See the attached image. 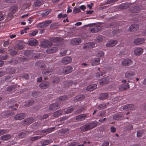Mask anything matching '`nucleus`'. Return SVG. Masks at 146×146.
<instances>
[{
	"label": "nucleus",
	"instance_id": "nucleus-1",
	"mask_svg": "<svg viewBox=\"0 0 146 146\" xmlns=\"http://www.w3.org/2000/svg\"><path fill=\"white\" fill-rule=\"evenodd\" d=\"M52 23V21L48 20L44 22L39 23L37 25L38 28H42L48 26L50 24Z\"/></svg>",
	"mask_w": 146,
	"mask_h": 146
},
{
	"label": "nucleus",
	"instance_id": "nucleus-2",
	"mask_svg": "<svg viewBox=\"0 0 146 146\" xmlns=\"http://www.w3.org/2000/svg\"><path fill=\"white\" fill-rule=\"evenodd\" d=\"M35 51L34 50H26L24 53V54L25 56H27L29 58H32L35 54Z\"/></svg>",
	"mask_w": 146,
	"mask_h": 146
},
{
	"label": "nucleus",
	"instance_id": "nucleus-3",
	"mask_svg": "<svg viewBox=\"0 0 146 146\" xmlns=\"http://www.w3.org/2000/svg\"><path fill=\"white\" fill-rule=\"evenodd\" d=\"M133 61L130 59L126 58L124 60L121 62V64L123 66H128L131 65Z\"/></svg>",
	"mask_w": 146,
	"mask_h": 146
},
{
	"label": "nucleus",
	"instance_id": "nucleus-4",
	"mask_svg": "<svg viewBox=\"0 0 146 146\" xmlns=\"http://www.w3.org/2000/svg\"><path fill=\"white\" fill-rule=\"evenodd\" d=\"M52 45V43L48 40H44L41 43V46L42 48H46L51 46Z\"/></svg>",
	"mask_w": 146,
	"mask_h": 146
},
{
	"label": "nucleus",
	"instance_id": "nucleus-5",
	"mask_svg": "<svg viewBox=\"0 0 146 146\" xmlns=\"http://www.w3.org/2000/svg\"><path fill=\"white\" fill-rule=\"evenodd\" d=\"M139 28V26L137 24H133L130 26L129 30L131 32H134L137 31Z\"/></svg>",
	"mask_w": 146,
	"mask_h": 146
},
{
	"label": "nucleus",
	"instance_id": "nucleus-6",
	"mask_svg": "<svg viewBox=\"0 0 146 146\" xmlns=\"http://www.w3.org/2000/svg\"><path fill=\"white\" fill-rule=\"evenodd\" d=\"M135 74V73L134 71L129 70L125 72V76L126 78L131 79L133 77Z\"/></svg>",
	"mask_w": 146,
	"mask_h": 146
},
{
	"label": "nucleus",
	"instance_id": "nucleus-7",
	"mask_svg": "<svg viewBox=\"0 0 146 146\" xmlns=\"http://www.w3.org/2000/svg\"><path fill=\"white\" fill-rule=\"evenodd\" d=\"M72 60V58L69 56L64 57L62 60V62L65 64H68L71 62Z\"/></svg>",
	"mask_w": 146,
	"mask_h": 146
},
{
	"label": "nucleus",
	"instance_id": "nucleus-8",
	"mask_svg": "<svg viewBox=\"0 0 146 146\" xmlns=\"http://www.w3.org/2000/svg\"><path fill=\"white\" fill-rule=\"evenodd\" d=\"M73 68L72 67L70 66L65 67L63 68V73L66 74H69L72 72Z\"/></svg>",
	"mask_w": 146,
	"mask_h": 146
},
{
	"label": "nucleus",
	"instance_id": "nucleus-9",
	"mask_svg": "<svg viewBox=\"0 0 146 146\" xmlns=\"http://www.w3.org/2000/svg\"><path fill=\"white\" fill-rule=\"evenodd\" d=\"M81 42V40L79 38H74L72 39L70 41V43L73 45H78Z\"/></svg>",
	"mask_w": 146,
	"mask_h": 146
},
{
	"label": "nucleus",
	"instance_id": "nucleus-10",
	"mask_svg": "<svg viewBox=\"0 0 146 146\" xmlns=\"http://www.w3.org/2000/svg\"><path fill=\"white\" fill-rule=\"evenodd\" d=\"M101 27L100 26H95L93 27H90V31L92 33H96L101 30Z\"/></svg>",
	"mask_w": 146,
	"mask_h": 146
},
{
	"label": "nucleus",
	"instance_id": "nucleus-11",
	"mask_svg": "<svg viewBox=\"0 0 146 146\" xmlns=\"http://www.w3.org/2000/svg\"><path fill=\"white\" fill-rule=\"evenodd\" d=\"M116 40H110L108 42L106 45L108 47H112L115 46L117 43Z\"/></svg>",
	"mask_w": 146,
	"mask_h": 146
},
{
	"label": "nucleus",
	"instance_id": "nucleus-12",
	"mask_svg": "<svg viewBox=\"0 0 146 146\" xmlns=\"http://www.w3.org/2000/svg\"><path fill=\"white\" fill-rule=\"evenodd\" d=\"M110 80L108 77L102 79L100 81V85H103L105 84H108L110 81Z\"/></svg>",
	"mask_w": 146,
	"mask_h": 146
},
{
	"label": "nucleus",
	"instance_id": "nucleus-13",
	"mask_svg": "<svg viewBox=\"0 0 146 146\" xmlns=\"http://www.w3.org/2000/svg\"><path fill=\"white\" fill-rule=\"evenodd\" d=\"M145 39L143 38H139L135 39L134 41V43L137 45L143 43Z\"/></svg>",
	"mask_w": 146,
	"mask_h": 146
},
{
	"label": "nucleus",
	"instance_id": "nucleus-14",
	"mask_svg": "<svg viewBox=\"0 0 146 146\" xmlns=\"http://www.w3.org/2000/svg\"><path fill=\"white\" fill-rule=\"evenodd\" d=\"M60 107L59 104L58 103H55L51 105L49 108V110H56Z\"/></svg>",
	"mask_w": 146,
	"mask_h": 146
},
{
	"label": "nucleus",
	"instance_id": "nucleus-15",
	"mask_svg": "<svg viewBox=\"0 0 146 146\" xmlns=\"http://www.w3.org/2000/svg\"><path fill=\"white\" fill-rule=\"evenodd\" d=\"M58 50V49L56 47H52L48 48L46 52L48 54H51L56 52Z\"/></svg>",
	"mask_w": 146,
	"mask_h": 146
},
{
	"label": "nucleus",
	"instance_id": "nucleus-16",
	"mask_svg": "<svg viewBox=\"0 0 146 146\" xmlns=\"http://www.w3.org/2000/svg\"><path fill=\"white\" fill-rule=\"evenodd\" d=\"M25 115L24 113H19L16 115L14 118L15 120H21L24 119Z\"/></svg>",
	"mask_w": 146,
	"mask_h": 146
},
{
	"label": "nucleus",
	"instance_id": "nucleus-17",
	"mask_svg": "<svg viewBox=\"0 0 146 146\" xmlns=\"http://www.w3.org/2000/svg\"><path fill=\"white\" fill-rule=\"evenodd\" d=\"M143 52V49L141 48H137L134 51V54L136 55L139 56L141 55Z\"/></svg>",
	"mask_w": 146,
	"mask_h": 146
},
{
	"label": "nucleus",
	"instance_id": "nucleus-18",
	"mask_svg": "<svg viewBox=\"0 0 146 146\" xmlns=\"http://www.w3.org/2000/svg\"><path fill=\"white\" fill-rule=\"evenodd\" d=\"M86 117V114H82L76 116V119L78 121H81L84 120Z\"/></svg>",
	"mask_w": 146,
	"mask_h": 146
},
{
	"label": "nucleus",
	"instance_id": "nucleus-19",
	"mask_svg": "<svg viewBox=\"0 0 146 146\" xmlns=\"http://www.w3.org/2000/svg\"><path fill=\"white\" fill-rule=\"evenodd\" d=\"M95 45V43L94 42H89L85 44L83 46L84 48H92L94 47Z\"/></svg>",
	"mask_w": 146,
	"mask_h": 146
},
{
	"label": "nucleus",
	"instance_id": "nucleus-20",
	"mask_svg": "<svg viewBox=\"0 0 146 146\" xmlns=\"http://www.w3.org/2000/svg\"><path fill=\"white\" fill-rule=\"evenodd\" d=\"M97 85L95 84H92L88 86L86 88L87 91H91L96 88Z\"/></svg>",
	"mask_w": 146,
	"mask_h": 146
},
{
	"label": "nucleus",
	"instance_id": "nucleus-21",
	"mask_svg": "<svg viewBox=\"0 0 146 146\" xmlns=\"http://www.w3.org/2000/svg\"><path fill=\"white\" fill-rule=\"evenodd\" d=\"M134 108V106L133 104H129L125 105L123 108V110H133Z\"/></svg>",
	"mask_w": 146,
	"mask_h": 146
},
{
	"label": "nucleus",
	"instance_id": "nucleus-22",
	"mask_svg": "<svg viewBox=\"0 0 146 146\" xmlns=\"http://www.w3.org/2000/svg\"><path fill=\"white\" fill-rule=\"evenodd\" d=\"M49 40L53 42L59 43L62 40V39L58 37H50Z\"/></svg>",
	"mask_w": 146,
	"mask_h": 146
},
{
	"label": "nucleus",
	"instance_id": "nucleus-23",
	"mask_svg": "<svg viewBox=\"0 0 146 146\" xmlns=\"http://www.w3.org/2000/svg\"><path fill=\"white\" fill-rule=\"evenodd\" d=\"M108 96L107 93H101L99 95L98 98L101 100H103L107 99Z\"/></svg>",
	"mask_w": 146,
	"mask_h": 146
},
{
	"label": "nucleus",
	"instance_id": "nucleus-24",
	"mask_svg": "<svg viewBox=\"0 0 146 146\" xmlns=\"http://www.w3.org/2000/svg\"><path fill=\"white\" fill-rule=\"evenodd\" d=\"M49 84V83L46 81L41 83L39 85L40 88L42 89H45L48 87Z\"/></svg>",
	"mask_w": 146,
	"mask_h": 146
},
{
	"label": "nucleus",
	"instance_id": "nucleus-25",
	"mask_svg": "<svg viewBox=\"0 0 146 146\" xmlns=\"http://www.w3.org/2000/svg\"><path fill=\"white\" fill-rule=\"evenodd\" d=\"M85 98V96L82 95H79L77 96L74 98V101L75 102H77L81 101Z\"/></svg>",
	"mask_w": 146,
	"mask_h": 146
},
{
	"label": "nucleus",
	"instance_id": "nucleus-26",
	"mask_svg": "<svg viewBox=\"0 0 146 146\" xmlns=\"http://www.w3.org/2000/svg\"><path fill=\"white\" fill-rule=\"evenodd\" d=\"M55 129V127L48 128L47 129L42 130V132L43 133H49L53 131Z\"/></svg>",
	"mask_w": 146,
	"mask_h": 146
},
{
	"label": "nucleus",
	"instance_id": "nucleus-27",
	"mask_svg": "<svg viewBox=\"0 0 146 146\" xmlns=\"http://www.w3.org/2000/svg\"><path fill=\"white\" fill-rule=\"evenodd\" d=\"M81 130L82 131H85L90 130V128L88 123L84 125L81 128Z\"/></svg>",
	"mask_w": 146,
	"mask_h": 146
},
{
	"label": "nucleus",
	"instance_id": "nucleus-28",
	"mask_svg": "<svg viewBox=\"0 0 146 146\" xmlns=\"http://www.w3.org/2000/svg\"><path fill=\"white\" fill-rule=\"evenodd\" d=\"M36 66L42 68H45V65L44 63V62L42 61H38L36 63Z\"/></svg>",
	"mask_w": 146,
	"mask_h": 146
},
{
	"label": "nucleus",
	"instance_id": "nucleus-29",
	"mask_svg": "<svg viewBox=\"0 0 146 146\" xmlns=\"http://www.w3.org/2000/svg\"><path fill=\"white\" fill-rule=\"evenodd\" d=\"M100 59L99 58L93 59L92 61V66L97 65L100 62Z\"/></svg>",
	"mask_w": 146,
	"mask_h": 146
},
{
	"label": "nucleus",
	"instance_id": "nucleus-30",
	"mask_svg": "<svg viewBox=\"0 0 146 146\" xmlns=\"http://www.w3.org/2000/svg\"><path fill=\"white\" fill-rule=\"evenodd\" d=\"M122 115L121 113L115 114L113 115V119L114 120H117L121 119Z\"/></svg>",
	"mask_w": 146,
	"mask_h": 146
},
{
	"label": "nucleus",
	"instance_id": "nucleus-31",
	"mask_svg": "<svg viewBox=\"0 0 146 146\" xmlns=\"http://www.w3.org/2000/svg\"><path fill=\"white\" fill-rule=\"evenodd\" d=\"M6 72L9 74H13L15 72V69L14 68L9 67L6 68Z\"/></svg>",
	"mask_w": 146,
	"mask_h": 146
},
{
	"label": "nucleus",
	"instance_id": "nucleus-32",
	"mask_svg": "<svg viewBox=\"0 0 146 146\" xmlns=\"http://www.w3.org/2000/svg\"><path fill=\"white\" fill-rule=\"evenodd\" d=\"M29 44L31 46L35 45L37 43V41L34 39H32L28 42Z\"/></svg>",
	"mask_w": 146,
	"mask_h": 146
},
{
	"label": "nucleus",
	"instance_id": "nucleus-33",
	"mask_svg": "<svg viewBox=\"0 0 146 146\" xmlns=\"http://www.w3.org/2000/svg\"><path fill=\"white\" fill-rule=\"evenodd\" d=\"M11 137V136L10 135H5L1 137V139L3 141H6L10 139Z\"/></svg>",
	"mask_w": 146,
	"mask_h": 146
},
{
	"label": "nucleus",
	"instance_id": "nucleus-34",
	"mask_svg": "<svg viewBox=\"0 0 146 146\" xmlns=\"http://www.w3.org/2000/svg\"><path fill=\"white\" fill-rule=\"evenodd\" d=\"M129 88V85L127 84L126 85H122L119 88V89L121 91L124 90Z\"/></svg>",
	"mask_w": 146,
	"mask_h": 146
},
{
	"label": "nucleus",
	"instance_id": "nucleus-35",
	"mask_svg": "<svg viewBox=\"0 0 146 146\" xmlns=\"http://www.w3.org/2000/svg\"><path fill=\"white\" fill-rule=\"evenodd\" d=\"M52 72V69H47L43 70L42 72V73L43 74H44L45 75H47L48 74H50Z\"/></svg>",
	"mask_w": 146,
	"mask_h": 146
},
{
	"label": "nucleus",
	"instance_id": "nucleus-36",
	"mask_svg": "<svg viewBox=\"0 0 146 146\" xmlns=\"http://www.w3.org/2000/svg\"><path fill=\"white\" fill-rule=\"evenodd\" d=\"M16 88L15 86H11L8 87L7 91L9 92H13L15 91Z\"/></svg>",
	"mask_w": 146,
	"mask_h": 146
},
{
	"label": "nucleus",
	"instance_id": "nucleus-37",
	"mask_svg": "<svg viewBox=\"0 0 146 146\" xmlns=\"http://www.w3.org/2000/svg\"><path fill=\"white\" fill-rule=\"evenodd\" d=\"M91 129L96 127L98 125V122L92 121L88 123Z\"/></svg>",
	"mask_w": 146,
	"mask_h": 146
},
{
	"label": "nucleus",
	"instance_id": "nucleus-38",
	"mask_svg": "<svg viewBox=\"0 0 146 146\" xmlns=\"http://www.w3.org/2000/svg\"><path fill=\"white\" fill-rule=\"evenodd\" d=\"M33 121V119L32 118H29L25 120V123L27 125L31 123Z\"/></svg>",
	"mask_w": 146,
	"mask_h": 146
},
{
	"label": "nucleus",
	"instance_id": "nucleus-39",
	"mask_svg": "<svg viewBox=\"0 0 146 146\" xmlns=\"http://www.w3.org/2000/svg\"><path fill=\"white\" fill-rule=\"evenodd\" d=\"M62 112L61 110L57 111L54 113L53 115L54 116L57 117L62 115Z\"/></svg>",
	"mask_w": 146,
	"mask_h": 146
},
{
	"label": "nucleus",
	"instance_id": "nucleus-40",
	"mask_svg": "<svg viewBox=\"0 0 146 146\" xmlns=\"http://www.w3.org/2000/svg\"><path fill=\"white\" fill-rule=\"evenodd\" d=\"M53 141L52 139H49V140H45L42 142V143L43 146H45L52 142Z\"/></svg>",
	"mask_w": 146,
	"mask_h": 146
},
{
	"label": "nucleus",
	"instance_id": "nucleus-41",
	"mask_svg": "<svg viewBox=\"0 0 146 146\" xmlns=\"http://www.w3.org/2000/svg\"><path fill=\"white\" fill-rule=\"evenodd\" d=\"M16 48L19 50L22 49L23 48V45L22 42H20L18 43L17 44Z\"/></svg>",
	"mask_w": 146,
	"mask_h": 146
},
{
	"label": "nucleus",
	"instance_id": "nucleus-42",
	"mask_svg": "<svg viewBox=\"0 0 146 146\" xmlns=\"http://www.w3.org/2000/svg\"><path fill=\"white\" fill-rule=\"evenodd\" d=\"M66 84H65V88H67L69 86L72 85L73 82L72 81H67L66 82Z\"/></svg>",
	"mask_w": 146,
	"mask_h": 146
},
{
	"label": "nucleus",
	"instance_id": "nucleus-43",
	"mask_svg": "<svg viewBox=\"0 0 146 146\" xmlns=\"http://www.w3.org/2000/svg\"><path fill=\"white\" fill-rule=\"evenodd\" d=\"M106 108V104H102L99 105L98 106V108L99 110H103Z\"/></svg>",
	"mask_w": 146,
	"mask_h": 146
},
{
	"label": "nucleus",
	"instance_id": "nucleus-44",
	"mask_svg": "<svg viewBox=\"0 0 146 146\" xmlns=\"http://www.w3.org/2000/svg\"><path fill=\"white\" fill-rule=\"evenodd\" d=\"M43 0H37L35 4V7L40 6L42 3Z\"/></svg>",
	"mask_w": 146,
	"mask_h": 146
},
{
	"label": "nucleus",
	"instance_id": "nucleus-45",
	"mask_svg": "<svg viewBox=\"0 0 146 146\" xmlns=\"http://www.w3.org/2000/svg\"><path fill=\"white\" fill-rule=\"evenodd\" d=\"M17 10V7L15 6L11 7L10 9V11L12 14L15 13Z\"/></svg>",
	"mask_w": 146,
	"mask_h": 146
},
{
	"label": "nucleus",
	"instance_id": "nucleus-46",
	"mask_svg": "<svg viewBox=\"0 0 146 146\" xmlns=\"http://www.w3.org/2000/svg\"><path fill=\"white\" fill-rule=\"evenodd\" d=\"M59 26L57 23H53L50 25V28L52 29H55L58 28Z\"/></svg>",
	"mask_w": 146,
	"mask_h": 146
},
{
	"label": "nucleus",
	"instance_id": "nucleus-47",
	"mask_svg": "<svg viewBox=\"0 0 146 146\" xmlns=\"http://www.w3.org/2000/svg\"><path fill=\"white\" fill-rule=\"evenodd\" d=\"M66 50H64L63 49H61L60 54L61 56H64L67 54Z\"/></svg>",
	"mask_w": 146,
	"mask_h": 146
},
{
	"label": "nucleus",
	"instance_id": "nucleus-48",
	"mask_svg": "<svg viewBox=\"0 0 146 146\" xmlns=\"http://www.w3.org/2000/svg\"><path fill=\"white\" fill-rule=\"evenodd\" d=\"M104 52L103 51H99L98 53L96 54V56L98 57H101L104 56Z\"/></svg>",
	"mask_w": 146,
	"mask_h": 146
},
{
	"label": "nucleus",
	"instance_id": "nucleus-49",
	"mask_svg": "<svg viewBox=\"0 0 146 146\" xmlns=\"http://www.w3.org/2000/svg\"><path fill=\"white\" fill-rule=\"evenodd\" d=\"M140 9L138 6L135 7L133 9V11L136 12V13H138L140 11Z\"/></svg>",
	"mask_w": 146,
	"mask_h": 146
},
{
	"label": "nucleus",
	"instance_id": "nucleus-50",
	"mask_svg": "<svg viewBox=\"0 0 146 146\" xmlns=\"http://www.w3.org/2000/svg\"><path fill=\"white\" fill-rule=\"evenodd\" d=\"M60 81L59 78L56 76H55L54 78V80H53V83H57Z\"/></svg>",
	"mask_w": 146,
	"mask_h": 146
},
{
	"label": "nucleus",
	"instance_id": "nucleus-51",
	"mask_svg": "<svg viewBox=\"0 0 146 146\" xmlns=\"http://www.w3.org/2000/svg\"><path fill=\"white\" fill-rule=\"evenodd\" d=\"M39 93L38 92H35L32 93V95L34 97H37L39 96Z\"/></svg>",
	"mask_w": 146,
	"mask_h": 146
},
{
	"label": "nucleus",
	"instance_id": "nucleus-52",
	"mask_svg": "<svg viewBox=\"0 0 146 146\" xmlns=\"http://www.w3.org/2000/svg\"><path fill=\"white\" fill-rule=\"evenodd\" d=\"M74 110V108L72 107L70 108H69L68 110L65 111L66 114L72 112Z\"/></svg>",
	"mask_w": 146,
	"mask_h": 146
},
{
	"label": "nucleus",
	"instance_id": "nucleus-53",
	"mask_svg": "<svg viewBox=\"0 0 146 146\" xmlns=\"http://www.w3.org/2000/svg\"><path fill=\"white\" fill-rule=\"evenodd\" d=\"M34 103V101L33 100H32L26 103L25 104V106H29L33 104Z\"/></svg>",
	"mask_w": 146,
	"mask_h": 146
},
{
	"label": "nucleus",
	"instance_id": "nucleus-54",
	"mask_svg": "<svg viewBox=\"0 0 146 146\" xmlns=\"http://www.w3.org/2000/svg\"><path fill=\"white\" fill-rule=\"evenodd\" d=\"M67 99H68V97H67L66 96H64L60 97L59 98L58 100H59V101H64Z\"/></svg>",
	"mask_w": 146,
	"mask_h": 146
},
{
	"label": "nucleus",
	"instance_id": "nucleus-55",
	"mask_svg": "<svg viewBox=\"0 0 146 146\" xmlns=\"http://www.w3.org/2000/svg\"><path fill=\"white\" fill-rule=\"evenodd\" d=\"M81 11V10L79 8H75L73 10V12L74 13H77Z\"/></svg>",
	"mask_w": 146,
	"mask_h": 146
},
{
	"label": "nucleus",
	"instance_id": "nucleus-56",
	"mask_svg": "<svg viewBox=\"0 0 146 146\" xmlns=\"http://www.w3.org/2000/svg\"><path fill=\"white\" fill-rule=\"evenodd\" d=\"M103 39L102 37V36H98L96 38V42H100Z\"/></svg>",
	"mask_w": 146,
	"mask_h": 146
},
{
	"label": "nucleus",
	"instance_id": "nucleus-57",
	"mask_svg": "<svg viewBox=\"0 0 146 146\" xmlns=\"http://www.w3.org/2000/svg\"><path fill=\"white\" fill-rule=\"evenodd\" d=\"M128 4L125 3L121 4V8L123 9H125L128 7Z\"/></svg>",
	"mask_w": 146,
	"mask_h": 146
},
{
	"label": "nucleus",
	"instance_id": "nucleus-58",
	"mask_svg": "<svg viewBox=\"0 0 146 146\" xmlns=\"http://www.w3.org/2000/svg\"><path fill=\"white\" fill-rule=\"evenodd\" d=\"M26 135V133L25 132H22L19 134V136L21 138H23L25 137Z\"/></svg>",
	"mask_w": 146,
	"mask_h": 146
},
{
	"label": "nucleus",
	"instance_id": "nucleus-59",
	"mask_svg": "<svg viewBox=\"0 0 146 146\" xmlns=\"http://www.w3.org/2000/svg\"><path fill=\"white\" fill-rule=\"evenodd\" d=\"M69 130L68 129H65L62 131V132L64 134H67L69 133Z\"/></svg>",
	"mask_w": 146,
	"mask_h": 146
},
{
	"label": "nucleus",
	"instance_id": "nucleus-60",
	"mask_svg": "<svg viewBox=\"0 0 146 146\" xmlns=\"http://www.w3.org/2000/svg\"><path fill=\"white\" fill-rule=\"evenodd\" d=\"M10 53L11 55H13L16 54L17 53V52L15 50L12 49L10 50Z\"/></svg>",
	"mask_w": 146,
	"mask_h": 146
},
{
	"label": "nucleus",
	"instance_id": "nucleus-61",
	"mask_svg": "<svg viewBox=\"0 0 146 146\" xmlns=\"http://www.w3.org/2000/svg\"><path fill=\"white\" fill-rule=\"evenodd\" d=\"M142 131L140 130H139L137 131V136L138 137H141L142 135Z\"/></svg>",
	"mask_w": 146,
	"mask_h": 146
},
{
	"label": "nucleus",
	"instance_id": "nucleus-62",
	"mask_svg": "<svg viewBox=\"0 0 146 146\" xmlns=\"http://www.w3.org/2000/svg\"><path fill=\"white\" fill-rule=\"evenodd\" d=\"M52 10L50 9H48L45 11L44 15H48L51 11Z\"/></svg>",
	"mask_w": 146,
	"mask_h": 146
},
{
	"label": "nucleus",
	"instance_id": "nucleus-63",
	"mask_svg": "<svg viewBox=\"0 0 146 146\" xmlns=\"http://www.w3.org/2000/svg\"><path fill=\"white\" fill-rule=\"evenodd\" d=\"M41 138L40 136H36L35 137H32L31 138V140L32 141H35L38 139H40Z\"/></svg>",
	"mask_w": 146,
	"mask_h": 146
},
{
	"label": "nucleus",
	"instance_id": "nucleus-64",
	"mask_svg": "<svg viewBox=\"0 0 146 146\" xmlns=\"http://www.w3.org/2000/svg\"><path fill=\"white\" fill-rule=\"evenodd\" d=\"M84 108L82 107L79 109L77 110L76 111L77 113H81L84 110Z\"/></svg>",
	"mask_w": 146,
	"mask_h": 146
}]
</instances>
